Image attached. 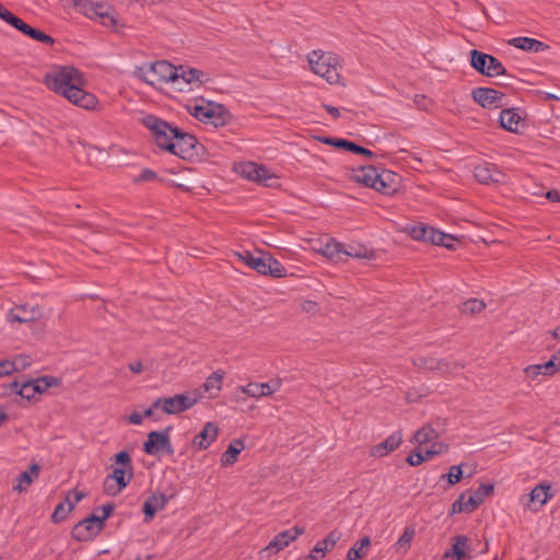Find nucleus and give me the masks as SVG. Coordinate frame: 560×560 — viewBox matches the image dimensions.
Instances as JSON below:
<instances>
[{
	"label": "nucleus",
	"mask_w": 560,
	"mask_h": 560,
	"mask_svg": "<svg viewBox=\"0 0 560 560\" xmlns=\"http://www.w3.org/2000/svg\"><path fill=\"white\" fill-rule=\"evenodd\" d=\"M133 75L153 88L171 83L179 92L191 91L205 82L206 74L195 68L174 66L166 60L144 62L137 66Z\"/></svg>",
	"instance_id": "f257e3e1"
},
{
	"label": "nucleus",
	"mask_w": 560,
	"mask_h": 560,
	"mask_svg": "<svg viewBox=\"0 0 560 560\" xmlns=\"http://www.w3.org/2000/svg\"><path fill=\"white\" fill-rule=\"evenodd\" d=\"M312 71L334 84L340 81V59L331 51L313 50L307 55Z\"/></svg>",
	"instance_id": "f03ea898"
},
{
	"label": "nucleus",
	"mask_w": 560,
	"mask_h": 560,
	"mask_svg": "<svg viewBox=\"0 0 560 560\" xmlns=\"http://www.w3.org/2000/svg\"><path fill=\"white\" fill-rule=\"evenodd\" d=\"M235 256L238 261L244 262L260 275L275 278H282L287 275L284 266L269 254L244 250L236 253Z\"/></svg>",
	"instance_id": "7ed1b4c3"
},
{
	"label": "nucleus",
	"mask_w": 560,
	"mask_h": 560,
	"mask_svg": "<svg viewBox=\"0 0 560 560\" xmlns=\"http://www.w3.org/2000/svg\"><path fill=\"white\" fill-rule=\"evenodd\" d=\"M82 81V73L70 66L54 68L44 77L46 86L62 96L70 86L80 85Z\"/></svg>",
	"instance_id": "20e7f679"
},
{
	"label": "nucleus",
	"mask_w": 560,
	"mask_h": 560,
	"mask_svg": "<svg viewBox=\"0 0 560 560\" xmlns=\"http://www.w3.org/2000/svg\"><path fill=\"white\" fill-rule=\"evenodd\" d=\"M402 232L408 234L415 241L432 243L450 249L454 248L456 242L453 235L441 232L424 223L406 224L402 228Z\"/></svg>",
	"instance_id": "39448f33"
},
{
	"label": "nucleus",
	"mask_w": 560,
	"mask_h": 560,
	"mask_svg": "<svg viewBox=\"0 0 560 560\" xmlns=\"http://www.w3.org/2000/svg\"><path fill=\"white\" fill-rule=\"evenodd\" d=\"M142 122L149 130H151L155 143L161 149L168 152L174 150L173 142L179 131V128L154 115H147L143 117Z\"/></svg>",
	"instance_id": "423d86ee"
},
{
	"label": "nucleus",
	"mask_w": 560,
	"mask_h": 560,
	"mask_svg": "<svg viewBox=\"0 0 560 560\" xmlns=\"http://www.w3.org/2000/svg\"><path fill=\"white\" fill-rule=\"evenodd\" d=\"M234 172L238 176L259 185L267 187H273L278 185L279 176L275 172L252 161H242L235 163Z\"/></svg>",
	"instance_id": "0eeeda50"
},
{
	"label": "nucleus",
	"mask_w": 560,
	"mask_h": 560,
	"mask_svg": "<svg viewBox=\"0 0 560 560\" xmlns=\"http://www.w3.org/2000/svg\"><path fill=\"white\" fill-rule=\"evenodd\" d=\"M77 5L85 16L97 19L102 25L108 28L116 30L119 25L115 9L107 3L81 0Z\"/></svg>",
	"instance_id": "6e6552de"
},
{
	"label": "nucleus",
	"mask_w": 560,
	"mask_h": 560,
	"mask_svg": "<svg viewBox=\"0 0 560 560\" xmlns=\"http://www.w3.org/2000/svg\"><path fill=\"white\" fill-rule=\"evenodd\" d=\"M199 400L196 393L176 394L171 397H159L153 401V408H160L164 413L177 415L194 407Z\"/></svg>",
	"instance_id": "1a4fd4ad"
},
{
	"label": "nucleus",
	"mask_w": 560,
	"mask_h": 560,
	"mask_svg": "<svg viewBox=\"0 0 560 560\" xmlns=\"http://www.w3.org/2000/svg\"><path fill=\"white\" fill-rule=\"evenodd\" d=\"M173 143L174 150L170 151V153L183 160H198L203 150L202 144L198 142L195 136L183 132L180 129Z\"/></svg>",
	"instance_id": "9d476101"
},
{
	"label": "nucleus",
	"mask_w": 560,
	"mask_h": 560,
	"mask_svg": "<svg viewBox=\"0 0 560 560\" xmlns=\"http://www.w3.org/2000/svg\"><path fill=\"white\" fill-rule=\"evenodd\" d=\"M555 497L552 483L550 481H542L534 487L526 498L521 501L525 509L532 512H538Z\"/></svg>",
	"instance_id": "9b49d317"
},
{
	"label": "nucleus",
	"mask_w": 560,
	"mask_h": 560,
	"mask_svg": "<svg viewBox=\"0 0 560 560\" xmlns=\"http://www.w3.org/2000/svg\"><path fill=\"white\" fill-rule=\"evenodd\" d=\"M470 62L478 72L488 77H498L505 72L504 66L497 58L478 50L471 51Z\"/></svg>",
	"instance_id": "f8f14e48"
},
{
	"label": "nucleus",
	"mask_w": 560,
	"mask_h": 560,
	"mask_svg": "<svg viewBox=\"0 0 560 560\" xmlns=\"http://www.w3.org/2000/svg\"><path fill=\"white\" fill-rule=\"evenodd\" d=\"M171 430L172 427H167L162 431H151L143 443V452L148 455H158L163 451L167 454H173L174 450L170 440Z\"/></svg>",
	"instance_id": "ddd939ff"
},
{
	"label": "nucleus",
	"mask_w": 560,
	"mask_h": 560,
	"mask_svg": "<svg viewBox=\"0 0 560 560\" xmlns=\"http://www.w3.org/2000/svg\"><path fill=\"white\" fill-rule=\"evenodd\" d=\"M103 529L104 526L100 524L98 515L92 513L73 526L71 536L77 541H90Z\"/></svg>",
	"instance_id": "4468645a"
},
{
	"label": "nucleus",
	"mask_w": 560,
	"mask_h": 560,
	"mask_svg": "<svg viewBox=\"0 0 560 560\" xmlns=\"http://www.w3.org/2000/svg\"><path fill=\"white\" fill-rule=\"evenodd\" d=\"M343 244L335 238L323 236L311 242V248L334 262H342Z\"/></svg>",
	"instance_id": "2eb2a0df"
},
{
	"label": "nucleus",
	"mask_w": 560,
	"mask_h": 560,
	"mask_svg": "<svg viewBox=\"0 0 560 560\" xmlns=\"http://www.w3.org/2000/svg\"><path fill=\"white\" fill-rule=\"evenodd\" d=\"M560 371V358L552 355L545 363L530 364L523 369V373L527 381H541V378L550 377Z\"/></svg>",
	"instance_id": "dca6fc26"
},
{
	"label": "nucleus",
	"mask_w": 560,
	"mask_h": 560,
	"mask_svg": "<svg viewBox=\"0 0 560 560\" xmlns=\"http://www.w3.org/2000/svg\"><path fill=\"white\" fill-rule=\"evenodd\" d=\"M281 386L282 381L280 378H272L266 383L250 382L245 386H241L240 389L243 394L259 399L273 395L280 390Z\"/></svg>",
	"instance_id": "f3484780"
},
{
	"label": "nucleus",
	"mask_w": 560,
	"mask_h": 560,
	"mask_svg": "<svg viewBox=\"0 0 560 560\" xmlns=\"http://www.w3.org/2000/svg\"><path fill=\"white\" fill-rule=\"evenodd\" d=\"M131 477L132 471H129V474H127L125 468H114L113 472L109 474L104 480V491L108 495L119 494L122 491V489H125L129 485Z\"/></svg>",
	"instance_id": "a211bd4d"
},
{
	"label": "nucleus",
	"mask_w": 560,
	"mask_h": 560,
	"mask_svg": "<svg viewBox=\"0 0 560 560\" xmlns=\"http://www.w3.org/2000/svg\"><path fill=\"white\" fill-rule=\"evenodd\" d=\"M69 102L81 108L92 110L98 105L96 96L90 92L84 91L80 85L70 86L67 93L63 94Z\"/></svg>",
	"instance_id": "6ab92c4d"
},
{
	"label": "nucleus",
	"mask_w": 560,
	"mask_h": 560,
	"mask_svg": "<svg viewBox=\"0 0 560 560\" xmlns=\"http://www.w3.org/2000/svg\"><path fill=\"white\" fill-rule=\"evenodd\" d=\"M447 450V445L443 442H433L431 446H417L416 450L407 457L410 466H418L423 462L431 459L435 455H440Z\"/></svg>",
	"instance_id": "aec40b11"
},
{
	"label": "nucleus",
	"mask_w": 560,
	"mask_h": 560,
	"mask_svg": "<svg viewBox=\"0 0 560 560\" xmlns=\"http://www.w3.org/2000/svg\"><path fill=\"white\" fill-rule=\"evenodd\" d=\"M393 177L390 172L378 173L374 167H366L362 170L361 180L369 187L382 191L388 192L387 182Z\"/></svg>",
	"instance_id": "412c9836"
},
{
	"label": "nucleus",
	"mask_w": 560,
	"mask_h": 560,
	"mask_svg": "<svg viewBox=\"0 0 560 560\" xmlns=\"http://www.w3.org/2000/svg\"><path fill=\"white\" fill-rule=\"evenodd\" d=\"M304 533V528L302 527H291L287 530L280 532L276 535L265 548L266 551H270L272 553H277L284 548H287L291 542H293L299 536Z\"/></svg>",
	"instance_id": "4be33fe9"
},
{
	"label": "nucleus",
	"mask_w": 560,
	"mask_h": 560,
	"mask_svg": "<svg viewBox=\"0 0 560 560\" xmlns=\"http://www.w3.org/2000/svg\"><path fill=\"white\" fill-rule=\"evenodd\" d=\"M472 98L483 108H499L502 105L503 94L490 88H477L472 91Z\"/></svg>",
	"instance_id": "5701e85b"
},
{
	"label": "nucleus",
	"mask_w": 560,
	"mask_h": 560,
	"mask_svg": "<svg viewBox=\"0 0 560 560\" xmlns=\"http://www.w3.org/2000/svg\"><path fill=\"white\" fill-rule=\"evenodd\" d=\"M341 538L339 530H331L324 539L316 542L311 550L308 560H322L327 552L331 551Z\"/></svg>",
	"instance_id": "b1692460"
},
{
	"label": "nucleus",
	"mask_w": 560,
	"mask_h": 560,
	"mask_svg": "<svg viewBox=\"0 0 560 560\" xmlns=\"http://www.w3.org/2000/svg\"><path fill=\"white\" fill-rule=\"evenodd\" d=\"M186 110L196 119L210 124V101L205 97H192L185 105Z\"/></svg>",
	"instance_id": "393cba45"
},
{
	"label": "nucleus",
	"mask_w": 560,
	"mask_h": 560,
	"mask_svg": "<svg viewBox=\"0 0 560 560\" xmlns=\"http://www.w3.org/2000/svg\"><path fill=\"white\" fill-rule=\"evenodd\" d=\"M38 307H30L28 305H18L8 313V320L11 323L27 324L36 320L40 316Z\"/></svg>",
	"instance_id": "a878e982"
},
{
	"label": "nucleus",
	"mask_w": 560,
	"mask_h": 560,
	"mask_svg": "<svg viewBox=\"0 0 560 560\" xmlns=\"http://www.w3.org/2000/svg\"><path fill=\"white\" fill-rule=\"evenodd\" d=\"M499 120L501 126L510 132H518L525 125L522 113L515 108L503 109Z\"/></svg>",
	"instance_id": "bb28decb"
},
{
	"label": "nucleus",
	"mask_w": 560,
	"mask_h": 560,
	"mask_svg": "<svg viewBox=\"0 0 560 560\" xmlns=\"http://www.w3.org/2000/svg\"><path fill=\"white\" fill-rule=\"evenodd\" d=\"M401 442L402 435L399 431H396L386 438L382 443L373 446L371 454L374 457H385L398 448Z\"/></svg>",
	"instance_id": "cd10ccee"
},
{
	"label": "nucleus",
	"mask_w": 560,
	"mask_h": 560,
	"mask_svg": "<svg viewBox=\"0 0 560 560\" xmlns=\"http://www.w3.org/2000/svg\"><path fill=\"white\" fill-rule=\"evenodd\" d=\"M348 257L358 258V259H366L372 260L375 258V253L373 249L369 248L362 244H348L342 247V261H345Z\"/></svg>",
	"instance_id": "c85d7f7f"
},
{
	"label": "nucleus",
	"mask_w": 560,
	"mask_h": 560,
	"mask_svg": "<svg viewBox=\"0 0 560 560\" xmlns=\"http://www.w3.org/2000/svg\"><path fill=\"white\" fill-rule=\"evenodd\" d=\"M475 177L481 184L499 183L502 174L490 164H481L475 167Z\"/></svg>",
	"instance_id": "c756f323"
},
{
	"label": "nucleus",
	"mask_w": 560,
	"mask_h": 560,
	"mask_svg": "<svg viewBox=\"0 0 560 560\" xmlns=\"http://www.w3.org/2000/svg\"><path fill=\"white\" fill-rule=\"evenodd\" d=\"M167 503V498L165 494L160 493L159 495H150L145 499L142 511L145 516V521H150L154 517L155 513L159 510H162Z\"/></svg>",
	"instance_id": "7c9ffc66"
},
{
	"label": "nucleus",
	"mask_w": 560,
	"mask_h": 560,
	"mask_svg": "<svg viewBox=\"0 0 560 560\" xmlns=\"http://www.w3.org/2000/svg\"><path fill=\"white\" fill-rule=\"evenodd\" d=\"M245 450V443L242 440H233L226 451L222 454L220 463L223 467H229L235 464L240 454Z\"/></svg>",
	"instance_id": "2f4dec72"
},
{
	"label": "nucleus",
	"mask_w": 560,
	"mask_h": 560,
	"mask_svg": "<svg viewBox=\"0 0 560 560\" xmlns=\"http://www.w3.org/2000/svg\"><path fill=\"white\" fill-rule=\"evenodd\" d=\"M467 555V538L466 536L458 535L454 538L453 546L450 550L445 551V560H463Z\"/></svg>",
	"instance_id": "473e14b6"
},
{
	"label": "nucleus",
	"mask_w": 560,
	"mask_h": 560,
	"mask_svg": "<svg viewBox=\"0 0 560 560\" xmlns=\"http://www.w3.org/2000/svg\"><path fill=\"white\" fill-rule=\"evenodd\" d=\"M371 546V538L369 536H364L357 540L350 549L347 551L346 559L347 560H361L368 556L369 549Z\"/></svg>",
	"instance_id": "72a5a7b5"
},
{
	"label": "nucleus",
	"mask_w": 560,
	"mask_h": 560,
	"mask_svg": "<svg viewBox=\"0 0 560 560\" xmlns=\"http://www.w3.org/2000/svg\"><path fill=\"white\" fill-rule=\"evenodd\" d=\"M494 487L493 485H481L476 491L474 492H466L468 494L467 501L469 508H471L472 511H475L479 505H481L485 500L493 492Z\"/></svg>",
	"instance_id": "f704fd0d"
},
{
	"label": "nucleus",
	"mask_w": 560,
	"mask_h": 560,
	"mask_svg": "<svg viewBox=\"0 0 560 560\" xmlns=\"http://www.w3.org/2000/svg\"><path fill=\"white\" fill-rule=\"evenodd\" d=\"M509 44L524 51L539 52L545 50L546 45L537 39L529 37H514Z\"/></svg>",
	"instance_id": "c9c22d12"
},
{
	"label": "nucleus",
	"mask_w": 560,
	"mask_h": 560,
	"mask_svg": "<svg viewBox=\"0 0 560 560\" xmlns=\"http://www.w3.org/2000/svg\"><path fill=\"white\" fill-rule=\"evenodd\" d=\"M412 442L417 446H431L433 442L440 441L438 440L436 431L430 425H424L415 433Z\"/></svg>",
	"instance_id": "e433bc0d"
},
{
	"label": "nucleus",
	"mask_w": 560,
	"mask_h": 560,
	"mask_svg": "<svg viewBox=\"0 0 560 560\" xmlns=\"http://www.w3.org/2000/svg\"><path fill=\"white\" fill-rule=\"evenodd\" d=\"M39 471L40 466L38 464L31 465L30 471H23L18 476L16 485L13 486V490L19 492L25 491L33 482V479L37 478Z\"/></svg>",
	"instance_id": "4c0bfd02"
},
{
	"label": "nucleus",
	"mask_w": 560,
	"mask_h": 560,
	"mask_svg": "<svg viewBox=\"0 0 560 560\" xmlns=\"http://www.w3.org/2000/svg\"><path fill=\"white\" fill-rule=\"evenodd\" d=\"M212 126L223 127L232 120V115L229 109L222 105L212 102Z\"/></svg>",
	"instance_id": "58836bf2"
},
{
	"label": "nucleus",
	"mask_w": 560,
	"mask_h": 560,
	"mask_svg": "<svg viewBox=\"0 0 560 560\" xmlns=\"http://www.w3.org/2000/svg\"><path fill=\"white\" fill-rule=\"evenodd\" d=\"M20 32L37 42H40V43H44L47 45H52L55 43V39L50 35L30 26L25 22Z\"/></svg>",
	"instance_id": "ea45409f"
},
{
	"label": "nucleus",
	"mask_w": 560,
	"mask_h": 560,
	"mask_svg": "<svg viewBox=\"0 0 560 560\" xmlns=\"http://www.w3.org/2000/svg\"><path fill=\"white\" fill-rule=\"evenodd\" d=\"M72 510L70 509V494H67L65 500L56 505L51 514V522L58 524L65 521Z\"/></svg>",
	"instance_id": "a19ab883"
},
{
	"label": "nucleus",
	"mask_w": 560,
	"mask_h": 560,
	"mask_svg": "<svg viewBox=\"0 0 560 560\" xmlns=\"http://www.w3.org/2000/svg\"><path fill=\"white\" fill-rule=\"evenodd\" d=\"M415 535L416 530L412 526L405 527L404 533L394 545L395 549L404 553L407 552L410 548Z\"/></svg>",
	"instance_id": "79ce46f5"
},
{
	"label": "nucleus",
	"mask_w": 560,
	"mask_h": 560,
	"mask_svg": "<svg viewBox=\"0 0 560 560\" xmlns=\"http://www.w3.org/2000/svg\"><path fill=\"white\" fill-rule=\"evenodd\" d=\"M209 433L210 422H206L202 427L201 432L197 434L192 440L191 446L195 451H203L210 446Z\"/></svg>",
	"instance_id": "37998d69"
},
{
	"label": "nucleus",
	"mask_w": 560,
	"mask_h": 560,
	"mask_svg": "<svg viewBox=\"0 0 560 560\" xmlns=\"http://www.w3.org/2000/svg\"><path fill=\"white\" fill-rule=\"evenodd\" d=\"M467 493H462L456 501L453 502L451 514H459V513H470L472 512L471 508L468 505V501L466 498Z\"/></svg>",
	"instance_id": "c03bdc74"
},
{
	"label": "nucleus",
	"mask_w": 560,
	"mask_h": 560,
	"mask_svg": "<svg viewBox=\"0 0 560 560\" xmlns=\"http://www.w3.org/2000/svg\"><path fill=\"white\" fill-rule=\"evenodd\" d=\"M485 308V303L478 299H469L463 303L462 312L468 314L479 313Z\"/></svg>",
	"instance_id": "a18cd8bd"
},
{
	"label": "nucleus",
	"mask_w": 560,
	"mask_h": 560,
	"mask_svg": "<svg viewBox=\"0 0 560 560\" xmlns=\"http://www.w3.org/2000/svg\"><path fill=\"white\" fill-rule=\"evenodd\" d=\"M37 394H39V389L37 386H34L32 381H26L22 383V387H20V395L22 398L26 400L33 399Z\"/></svg>",
	"instance_id": "49530a36"
},
{
	"label": "nucleus",
	"mask_w": 560,
	"mask_h": 560,
	"mask_svg": "<svg viewBox=\"0 0 560 560\" xmlns=\"http://www.w3.org/2000/svg\"><path fill=\"white\" fill-rule=\"evenodd\" d=\"M32 383L34 386L38 387L39 394H42L43 392L47 390L49 387L55 385L57 382L56 378L52 376H42L32 381Z\"/></svg>",
	"instance_id": "de8ad7c7"
},
{
	"label": "nucleus",
	"mask_w": 560,
	"mask_h": 560,
	"mask_svg": "<svg viewBox=\"0 0 560 560\" xmlns=\"http://www.w3.org/2000/svg\"><path fill=\"white\" fill-rule=\"evenodd\" d=\"M463 476L460 466H452L448 474L443 475L442 478H446L450 485L457 483Z\"/></svg>",
	"instance_id": "09e8293b"
},
{
	"label": "nucleus",
	"mask_w": 560,
	"mask_h": 560,
	"mask_svg": "<svg viewBox=\"0 0 560 560\" xmlns=\"http://www.w3.org/2000/svg\"><path fill=\"white\" fill-rule=\"evenodd\" d=\"M13 372H16V363L8 359L0 361V376H8Z\"/></svg>",
	"instance_id": "8fccbe9b"
},
{
	"label": "nucleus",
	"mask_w": 560,
	"mask_h": 560,
	"mask_svg": "<svg viewBox=\"0 0 560 560\" xmlns=\"http://www.w3.org/2000/svg\"><path fill=\"white\" fill-rule=\"evenodd\" d=\"M115 505L113 503H106L103 506L100 508L102 511V515H98V522L101 525L105 527V521L112 515L114 512ZM98 511V509H96Z\"/></svg>",
	"instance_id": "3c124183"
},
{
	"label": "nucleus",
	"mask_w": 560,
	"mask_h": 560,
	"mask_svg": "<svg viewBox=\"0 0 560 560\" xmlns=\"http://www.w3.org/2000/svg\"><path fill=\"white\" fill-rule=\"evenodd\" d=\"M20 387H22V383L19 381H12L11 383L7 385H2V395H11L16 394L20 395Z\"/></svg>",
	"instance_id": "603ef678"
},
{
	"label": "nucleus",
	"mask_w": 560,
	"mask_h": 560,
	"mask_svg": "<svg viewBox=\"0 0 560 560\" xmlns=\"http://www.w3.org/2000/svg\"><path fill=\"white\" fill-rule=\"evenodd\" d=\"M158 175L150 168H143L139 175L135 178L136 182H152L156 179Z\"/></svg>",
	"instance_id": "864d4df0"
},
{
	"label": "nucleus",
	"mask_w": 560,
	"mask_h": 560,
	"mask_svg": "<svg viewBox=\"0 0 560 560\" xmlns=\"http://www.w3.org/2000/svg\"><path fill=\"white\" fill-rule=\"evenodd\" d=\"M320 141L323 143H326V144H329V145H332L336 148L346 149V150H348V144L350 142V141H347L343 139H337V138H322Z\"/></svg>",
	"instance_id": "5fc2aeb1"
},
{
	"label": "nucleus",
	"mask_w": 560,
	"mask_h": 560,
	"mask_svg": "<svg viewBox=\"0 0 560 560\" xmlns=\"http://www.w3.org/2000/svg\"><path fill=\"white\" fill-rule=\"evenodd\" d=\"M115 460L117 464H120L122 466H126L128 465L129 466V470H131V458H130V455L127 451H121L119 452L118 454H116L115 456Z\"/></svg>",
	"instance_id": "6e6d98bb"
},
{
	"label": "nucleus",
	"mask_w": 560,
	"mask_h": 560,
	"mask_svg": "<svg viewBox=\"0 0 560 560\" xmlns=\"http://www.w3.org/2000/svg\"><path fill=\"white\" fill-rule=\"evenodd\" d=\"M12 361L16 363V371L25 370L31 365V361L27 355H18Z\"/></svg>",
	"instance_id": "4d7b16f0"
},
{
	"label": "nucleus",
	"mask_w": 560,
	"mask_h": 560,
	"mask_svg": "<svg viewBox=\"0 0 560 560\" xmlns=\"http://www.w3.org/2000/svg\"><path fill=\"white\" fill-rule=\"evenodd\" d=\"M4 22L10 24L12 27H14L18 31H21V28L24 24V21H22L16 15H14L12 12L10 13V15L7 18V20Z\"/></svg>",
	"instance_id": "13d9d810"
},
{
	"label": "nucleus",
	"mask_w": 560,
	"mask_h": 560,
	"mask_svg": "<svg viewBox=\"0 0 560 560\" xmlns=\"http://www.w3.org/2000/svg\"><path fill=\"white\" fill-rule=\"evenodd\" d=\"M224 377L223 371H215L212 373L211 380H212V388H217L218 390L221 389V382Z\"/></svg>",
	"instance_id": "bf43d9fd"
},
{
	"label": "nucleus",
	"mask_w": 560,
	"mask_h": 560,
	"mask_svg": "<svg viewBox=\"0 0 560 560\" xmlns=\"http://www.w3.org/2000/svg\"><path fill=\"white\" fill-rule=\"evenodd\" d=\"M72 495H73V502H70V509H74L75 505L83 499L85 498V493L83 491H79V490H72L71 491Z\"/></svg>",
	"instance_id": "052dcab7"
},
{
	"label": "nucleus",
	"mask_w": 560,
	"mask_h": 560,
	"mask_svg": "<svg viewBox=\"0 0 560 560\" xmlns=\"http://www.w3.org/2000/svg\"><path fill=\"white\" fill-rule=\"evenodd\" d=\"M128 421L132 424L140 425L143 422V416L139 412H132L129 416Z\"/></svg>",
	"instance_id": "680f3d73"
},
{
	"label": "nucleus",
	"mask_w": 560,
	"mask_h": 560,
	"mask_svg": "<svg viewBox=\"0 0 560 560\" xmlns=\"http://www.w3.org/2000/svg\"><path fill=\"white\" fill-rule=\"evenodd\" d=\"M545 196L552 202H560V192L557 190H549Z\"/></svg>",
	"instance_id": "e2e57ef3"
},
{
	"label": "nucleus",
	"mask_w": 560,
	"mask_h": 560,
	"mask_svg": "<svg viewBox=\"0 0 560 560\" xmlns=\"http://www.w3.org/2000/svg\"><path fill=\"white\" fill-rule=\"evenodd\" d=\"M324 108L334 117L338 118L340 115V110L337 107H334L331 105H324Z\"/></svg>",
	"instance_id": "0e129e2a"
},
{
	"label": "nucleus",
	"mask_w": 560,
	"mask_h": 560,
	"mask_svg": "<svg viewBox=\"0 0 560 560\" xmlns=\"http://www.w3.org/2000/svg\"><path fill=\"white\" fill-rule=\"evenodd\" d=\"M348 151L355 152V153H361V152H365V148L359 147V145H357L353 142H349Z\"/></svg>",
	"instance_id": "69168bd1"
},
{
	"label": "nucleus",
	"mask_w": 560,
	"mask_h": 560,
	"mask_svg": "<svg viewBox=\"0 0 560 560\" xmlns=\"http://www.w3.org/2000/svg\"><path fill=\"white\" fill-rule=\"evenodd\" d=\"M129 369L133 373H140L142 371V364L139 361L129 364Z\"/></svg>",
	"instance_id": "338daca9"
},
{
	"label": "nucleus",
	"mask_w": 560,
	"mask_h": 560,
	"mask_svg": "<svg viewBox=\"0 0 560 560\" xmlns=\"http://www.w3.org/2000/svg\"><path fill=\"white\" fill-rule=\"evenodd\" d=\"M11 11H9L7 8H4L1 3H0V19L5 21L7 18L10 15Z\"/></svg>",
	"instance_id": "774afa93"
}]
</instances>
